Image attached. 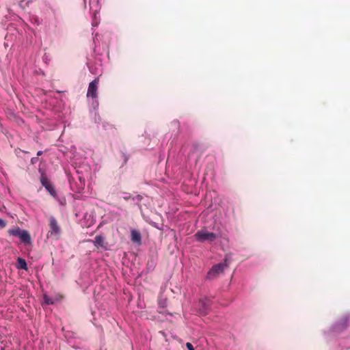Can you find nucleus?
<instances>
[{
    "label": "nucleus",
    "mask_w": 350,
    "mask_h": 350,
    "mask_svg": "<svg viewBox=\"0 0 350 350\" xmlns=\"http://www.w3.org/2000/svg\"><path fill=\"white\" fill-rule=\"evenodd\" d=\"M194 237L198 241L202 243L206 241L213 242L217 237L216 234L203 229L197 231L194 234Z\"/></svg>",
    "instance_id": "f257e3e1"
},
{
    "label": "nucleus",
    "mask_w": 350,
    "mask_h": 350,
    "mask_svg": "<svg viewBox=\"0 0 350 350\" xmlns=\"http://www.w3.org/2000/svg\"><path fill=\"white\" fill-rule=\"evenodd\" d=\"M49 230L48 232V237H53L55 239H59L61 233V228L58 224L57 219L51 216L49 219Z\"/></svg>",
    "instance_id": "f03ea898"
},
{
    "label": "nucleus",
    "mask_w": 350,
    "mask_h": 350,
    "mask_svg": "<svg viewBox=\"0 0 350 350\" xmlns=\"http://www.w3.org/2000/svg\"><path fill=\"white\" fill-rule=\"evenodd\" d=\"M99 83V79L96 78L92 82L89 83L87 96L92 97V98H95L97 97V90H98V85Z\"/></svg>",
    "instance_id": "7ed1b4c3"
},
{
    "label": "nucleus",
    "mask_w": 350,
    "mask_h": 350,
    "mask_svg": "<svg viewBox=\"0 0 350 350\" xmlns=\"http://www.w3.org/2000/svg\"><path fill=\"white\" fill-rule=\"evenodd\" d=\"M211 300L206 297L200 299L199 310L201 314H206L210 308Z\"/></svg>",
    "instance_id": "20e7f679"
},
{
    "label": "nucleus",
    "mask_w": 350,
    "mask_h": 350,
    "mask_svg": "<svg viewBox=\"0 0 350 350\" xmlns=\"http://www.w3.org/2000/svg\"><path fill=\"white\" fill-rule=\"evenodd\" d=\"M224 266L219 263L214 265L212 269L208 271V275L209 278L215 277L219 273L223 272Z\"/></svg>",
    "instance_id": "39448f33"
},
{
    "label": "nucleus",
    "mask_w": 350,
    "mask_h": 350,
    "mask_svg": "<svg viewBox=\"0 0 350 350\" xmlns=\"http://www.w3.org/2000/svg\"><path fill=\"white\" fill-rule=\"evenodd\" d=\"M350 321V318L347 315H345L338 321L336 325V329H343L346 327Z\"/></svg>",
    "instance_id": "423d86ee"
},
{
    "label": "nucleus",
    "mask_w": 350,
    "mask_h": 350,
    "mask_svg": "<svg viewBox=\"0 0 350 350\" xmlns=\"http://www.w3.org/2000/svg\"><path fill=\"white\" fill-rule=\"evenodd\" d=\"M19 239L25 244H30L31 243V239L29 233L27 230H23L20 234Z\"/></svg>",
    "instance_id": "0eeeda50"
},
{
    "label": "nucleus",
    "mask_w": 350,
    "mask_h": 350,
    "mask_svg": "<svg viewBox=\"0 0 350 350\" xmlns=\"http://www.w3.org/2000/svg\"><path fill=\"white\" fill-rule=\"evenodd\" d=\"M93 242H94V245L97 248L103 247L104 243H105V238L102 235H97V236H96Z\"/></svg>",
    "instance_id": "6e6552de"
},
{
    "label": "nucleus",
    "mask_w": 350,
    "mask_h": 350,
    "mask_svg": "<svg viewBox=\"0 0 350 350\" xmlns=\"http://www.w3.org/2000/svg\"><path fill=\"white\" fill-rule=\"evenodd\" d=\"M131 241L135 243H140L141 242V234L136 230H132L131 232Z\"/></svg>",
    "instance_id": "1a4fd4ad"
},
{
    "label": "nucleus",
    "mask_w": 350,
    "mask_h": 350,
    "mask_svg": "<svg viewBox=\"0 0 350 350\" xmlns=\"http://www.w3.org/2000/svg\"><path fill=\"white\" fill-rule=\"evenodd\" d=\"M22 231L23 230L20 228L17 227L15 228L10 229L8 230V232L10 235L19 237L20 234L22 232Z\"/></svg>",
    "instance_id": "9d476101"
},
{
    "label": "nucleus",
    "mask_w": 350,
    "mask_h": 350,
    "mask_svg": "<svg viewBox=\"0 0 350 350\" xmlns=\"http://www.w3.org/2000/svg\"><path fill=\"white\" fill-rule=\"evenodd\" d=\"M45 189L49 191V193L54 198L57 196L56 191L52 184L47 185L45 187Z\"/></svg>",
    "instance_id": "9b49d317"
},
{
    "label": "nucleus",
    "mask_w": 350,
    "mask_h": 350,
    "mask_svg": "<svg viewBox=\"0 0 350 350\" xmlns=\"http://www.w3.org/2000/svg\"><path fill=\"white\" fill-rule=\"evenodd\" d=\"M40 182L42 183V185L45 187H46L47 185H49L50 184H51L50 183V181L49 180L48 178L46 177V175H44V174H42L41 175V177H40Z\"/></svg>",
    "instance_id": "f8f14e48"
},
{
    "label": "nucleus",
    "mask_w": 350,
    "mask_h": 350,
    "mask_svg": "<svg viewBox=\"0 0 350 350\" xmlns=\"http://www.w3.org/2000/svg\"><path fill=\"white\" fill-rule=\"evenodd\" d=\"M18 267L20 269H27L26 261L24 259H23L21 258H18Z\"/></svg>",
    "instance_id": "ddd939ff"
},
{
    "label": "nucleus",
    "mask_w": 350,
    "mask_h": 350,
    "mask_svg": "<svg viewBox=\"0 0 350 350\" xmlns=\"http://www.w3.org/2000/svg\"><path fill=\"white\" fill-rule=\"evenodd\" d=\"M6 226V222L5 220L0 218V227L3 228Z\"/></svg>",
    "instance_id": "4468645a"
},
{
    "label": "nucleus",
    "mask_w": 350,
    "mask_h": 350,
    "mask_svg": "<svg viewBox=\"0 0 350 350\" xmlns=\"http://www.w3.org/2000/svg\"><path fill=\"white\" fill-rule=\"evenodd\" d=\"M38 160H39V159L38 157H33L31 159V164H36L38 161Z\"/></svg>",
    "instance_id": "2eb2a0df"
},
{
    "label": "nucleus",
    "mask_w": 350,
    "mask_h": 350,
    "mask_svg": "<svg viewBox=\"0 0 350 350\" xmlns=\"http://www.w3.org/2000/svg\"><path fill=\"white\" fill-rule=\"evenodd\" d=\"M186 347L188 349V350H194L193 345L190 342H187Z\"/></svg>",
    "instance_id": "dca6fc26"
},
{
    "label": "nucleus",
    "mask_w": 350,
    "mask_h": 350,
    "mask_svg": "<svg viewBox=\"0 0 350 350\" xmlns=\"http://www.w3.org/2000/svg\"><path fill=\"white\" fill-rule=\"evenodd\" d=\"M45 301L47 304H53V301H50L49 299H45Z\"/></svg>",
    "instance_id": "f3484780"
},
{
    "label": "nucleus",
    "mask_w": 350,
    "mask_h": 350,
    "mask_svg": "<svg viewBox=\"0 0 350 350\" xmlns=\"http://www.w3.org/2000/svg\"><path fill=\"white\" fill-rule=\"evenodd\" d=\"M42 154V151L40 150L37 152V156L39 157V156H41Z\"/></svg>",
    "instance_id": "a211bd4d"
},
{
    "label": "nucleus",
    "mask_w": 350,
    "mask_h": 350,
    "mask_svg": "<svg viewBox=\"0 0 350 350\" xmlns=\"http://www.w3.org/2000/svg\"><path fill=\"white\" fill-rule=\"evenodd\" d=\"M127 160H128V158L125 157L124 163H126Z\"/></svg>",
    "instance_id": "6ab92c4d"
}]
</instances>
